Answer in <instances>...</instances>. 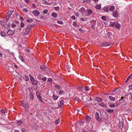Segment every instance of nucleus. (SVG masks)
Instances as JSON below:
<instances>
[{"label": "nucleus", "mask_w": 132, "mask_h": 132, "mask_svg": "<svg viewBox=\"0 0 132 132\" xmlns=\"http://www.w3.org/2000/svg\"><path fill=\"white\" fill-rule=\"evenodd\" d=\"M53 81V79L52 78H48V80L47 81V82H51Z\"/></svg>", "instance_id": "nucleus-43"}, {"label": "nucleus", "mask_w": 132, "mask_h": 132, "mask_svg": "<svg viewBox=\"0 0 132 132\" xmlns=\"http://www.w3.org/2000/svg\"><path fill=\"white\" fill-rule=\"evenodd\" d=\"M16 26V25L14 23H13L11 25V27L12 28H14V27Z\"/></svg>", "instance_id": "nucleus-53"}, {"label": "nucleus", "mask_w": 132, "mask_h": 132, "mask_svg": "<svg viewBox=\"0 0 132 132\" xmlns=\"http://www.w3.org/2000/svg\"><path fill=\"white\" fill-rule=\"evenodd\" d=\"M116 22H111L110 23V25L111 26L113 27L115 26L116 24Z\"/></svg>", "instance_id": "nucleus-29"}, {"label": "nucleus", "mask_w": 132, "mask_h": 132, "mask_svg": "<svg viewBox=\"0 0 132 132\" xmlns=\"http://www.w3.org/2000/svg\"><path fill=\"white\" fill-rule=\"evenodd\" d=\"M25 2L27 3H30V1L29 0H24Z\"/></svg>", "instance_id": "nucleus-63"}, {"label": "nucleus", "mask_w": 132, "mask_h": 132, "mask_svg": "<svg viewBox=\"0 0 132 132\" xmlns=\"http://www.w3.org/2000/svg\"><path fill=\"white\" fill-rule=\"evenodd\" d=\"M109 8L107 6H105L102 9V10L104 11L105 12H107L108 11Z\"/></svg>", "instance_id": "nucleus-15"}, {"label": "nucleus", "mask_w": 132, "mask_h": 132, "mask_svg": "<svg viewBox=\"0 0 132 132\" xmlns=\"http://www.w3.org/2000/svg\"><path fill=\"white\" fill-rule=\"evenodd\" d=\"M129 81H130V79H129V78H127L126 80L125 81V82L126 83L127 82H128Z\"/></svg>", "instance_id": "nucleus-59"}, {"label": "nucleus", "mask_w": 132, "mask_h": 132, "mask_svg": "<svg viewBox=\"0 0 132 132\" xmlns=\"http://www.w3.org/2000/svg\"><path fill=\"white\" fill-rule=\"evenodd\" d=\"M27 21L28 22H31L33 21V20L32 19H28L27 20Z\"/></svg>", "instance_id": "nucleus-35"}, {"label": "nucleus", "mask_w": 132, "mask_h": 132, "mask_svg": "<svg viewBox=\"0 0 132 132\" xmlns=\"http://www.w3.org/2000/svg\"><path fill=\"white\" fill-rule=\"evenodd\" d=\"M12 11L10 10L8 11L6 14L5 18L7 21H8L10 16L12 15Z\"/></svg>", "instance_id": "nucleus-2"}, {"label": "nucleus", "mask_w": 132, "mask_h": 132, "mask_svg": "<svg viewBox=\"0 0 132 132\" xmlns=\"http://www.w3.org/2000/svg\"><path fill=\"white\" fill-rule=\"evenodd\" d=\"M14 33V31L11 30H9L7 32V34L9 35H13Z\"/></svg>", "instance_id": "nucleus-10"}, {"label": "nucleus", "mask_w": 132, "mask_h": 132, "mask_svg": "<svg viewBox=\"0 0 132 132\" xmlns=\"http://www.w3.org/2000/svg\"><path fill=\"white\" fill-rule=\"evenodd\" d=\"M88 86H86L85 87V90H86L88 91L89 90V88Z\"/></svg>", "instance_id": "nucleus-47"}, {"label": "nucleus", "mask_w": 132, "mask_h": 132, "mask_svg": "<svg viewBox=\"0 0 132 132\" xmlns=\"http://www.w3.org/2000/svg\"><path fill=\"white\" fill-rule=\"evenodd\" d=\"M118 126L119 128L121 129L123 127V124L122 122L120 121L118 123Z\"/></svg>", "instance_id": "nucleus-20"}, {"label": "nucleus", "mask_w": 132, "mask_h": 132, "mask_svg": "<svg viewBox=\"0 0 132 132\" xmlns=\"http://www.w3.org/2000/svg\"><path fill=\"white\" fill-rule=\"evenodd\" d=\"M37 97L40 102H43L44 104L45 103V102L43 100L41 96L40 95H37Z\"/></svg>", "instance_id": "nucleus-14"}, {"label": "nucleus", "mask_w": 132, "mask_h": 132, "mask_svg": "<svg viewBox=\"0 0 132 132\" xmlns=\"http://www.w3.org/2000/svg\"><path fill=\"white\" fill-rule=\"evenodd\" d=\"M1 23V25L4 28H6V23L4 22H3L2 21H0Z\"/></svg>", "instance_id": "nucleus-13"}, {"label": "nucleus", "mask_w": 132, "mask_h": 132, "mask_svg": "<svg viewBox=\"0 0 132 132\" xmlns=\"http://www.w3.org/2000/svg\"><path fill=\"white\" fill-rule=\"evenodd\" d=\"M17 76L20 79L21 78L22 76L20 74H18L17 75Z\"/></svg>", "instance_id": "nucleus-41"}, {"label": "nucleus", "mask_w": 132, "mask_h": 132, "mask_svg": "<svg viewBox=\"0 0 132 132\" xmlns=\"http://www.w3.org/2000/svg\"><path fill=\"white\" fill-rule=\"evenodd\" d=\"M24 24L22 22H21L20 27L22 28H23L24 27Z\"/></svg>", "instance_id": "nucleus-46"}, {"label": "nucleus", "mask_w": 132, "mask_h": 132, "mask_svg": "<svg viewBox=\"0 0 132 132\" xmlns=\"http://www.w3.org/2000/svg\"><path fill=\"white\" fill-rule=\"evenodd\" d=\"M32 13L35 16H38L39 14V12L37 10L33 11Z\"/></svg>", "instance_id": "nucleus-8"}, {"label": "nucleus", "mask_w": 132, "mask_h": 132, "mask_svg": "<svg viewBox=\"0 0 132 132\" xmlns=\"http://www.w3.org/2000/svg\"><path fill=\"white\" fill-rule=\"evenodd\" d=\"M24 78H25V80H26V81H27L29 80V79L28 76H26V75L25 76H24Z\"/></svg>", "instance_id": "nucleus-32"}, {"label": "nucleus", "mask_w": 132, "mask_h": 132, "mask_svg": "<svg viewBox=\"0 0 132 132\" xmlns=\"http://www.w3.org/2000/svg\"><path fill=\"white\" fill-rule=\"evenodd\" d=\"M98 104L100 106L103 108H105L106 106V105L104 102H102L101 103H98Z\"/></svg>", "instance_id": "nucleus-16"}, {"label": "nucleus", "mask_w": 132, "mask_h": 132, "mask_svg": "<svg viewBox=\"0 0 132 132\" xmlns=\"http://www.w3.org/2000/svg\"><path fill=\"white\" fill-rule=\"evenodd\" d=\"M114 111V110H111V109H108L106 110V111L108 112L112 113Z\"/></svg>", "instance_id": "nucleus-27"}, {"label": "nucleus", "mask_w": 132, "mask_h": 132, "mask_svg": "<svg viewBox=\"0 0 132 132\" xmlns=\"http://www.w3.org/2000/svg\"><path fill=\"white\" fill-rule=\"evenodd\" d=\"M113 44L112 43H108L106 42H104L101 43L100 44V46L102 47H106L112 45Z\"/></svg>", "instance_id": "nucleus-4"}, {"label": "nucleus", "mask_w": 132, "mask_h": 132, "mask_svg": "<svg viewBox=\"0 0 132 132\" xmlns=\"http://www.w3.org/2000/svg\"><path fill=\"white\" fill-rule=\"evenodd\" d=\"M51 16L55 18L57 17V14L55 12H53L52 13Z\"/></svg>", "instance_id": "nucleus-21"}, {"label": "nucleus", "mask_w": 132, "mask_h": 132, "mask_svg": "<svg viewBox=\"0 0 132 132\" xmlns=\"http://www.w3.org/2000/svg\"><path fill=\"white\" fill-rule=\"evenodd\" d=\"M71 18L73 20H75V17L74 15H72L71 17Z\"/></svg>", "instance_id": "nucleus-60"}, {"label": "nucleus", "mask_w": 132, "mask_h": 132, "mask_svg": "<svg viewBox=\"0 0 132 132\" xmlns=\"http://www.w3.org/2000/svg\"><path fill=\"white\" fill-rule=\"evenodd\" d=\"M1 111L2 113H4L5 112V109H2Z\"/></svg>", "instance_id": "nucleus-58"}, {"label": "nucleus", "mask_w": 132, "mask_h": 132, "mask_svg": "<svg viewBox=\"0 0 132 132\" xmlns=\"http://www.w3.org/2000/svg\"><path fill=\"white\" fill-rule=\"evenodd\" d=\"M21 105L24 108L25 112H27L29 111L30 106L28 103L25 104L23 101H22L21 102Z\"/></svg>", "instance_id": "nucleus-1"}, {"label": "nucleus", "mask_w": 132, "mask_h": 132, "mask_svg": "<svg viewBox=\"0 0 132 132\" xmlns=\"http://www.w3.org/2000/svg\"><path fill=\"white\" fill-rule=\"evenodd\" d=\"M73 26H75V27H79V26L77 24V23H76L75 22H74L73 24H72Z\"/></svg>", "instance_id": "nucleus-33"}, {"label": "nucleus", "mask_w": 132, "mask_h": 132, "mask_svg": "<svg viewBox=\"0 0 132 132\" xmlns=\"http://www.w3.org/2000/svg\"><path fill=\"white\" fill-rule=\"evenodd\" d=\"M63 102L64 101L63 100H61L60 102V104L61 105H63L64 104Z\"/></svg>", "instance_id": "nucleus-62"}, {"label": "nucleus", "mask_w": 132, "mask_h": 132, "mask_svg": "<svg viewBox=\"0 0 132 132\" xmlns=\"http://www.w3.org/2000/svg\"><path fill=\"white\" fill-rule=\"evenodd\" d=\"M47 79V78L46 77H44V78H42V80L44 81H46Z\"/></svg>", "instance_id": "nucleus-56"}, {"label": "nucleus", "mask_w": 132, "mask_h": 132, "mask_svg": "<svg viewBox=\"0 0 132 132\" xmlns=\"http://www.w3.org/2000/svg\"><path fill=\"white\" fill-rule=\"evenodd\" d=\"M48 12V11L47 10H45L43 11V13L44 14H46Z\"/></svg>", "instance_id": "nucleus-42"}, {"label": "nucleus", "mask_w": 132, "mask_h": 132, "mask_svg": "<svg viewBox=\"0 0 132 132\" xmlns=\"http://www.w3.org/2000/svg\"><path fill=\"white\" fill-rule=\"evenodd\" d=\"M19 58H20L22 61V62H24V60L23 59V58L22 57V56L21 55H19Z\"/></svg>", "instance_id": "nucleus-39"}, {"label": "nucleus", "mask_w": 132, "mask_h": 132, "mask_svg": "<svg viewBox=\"0 0 132 132\" xmlns=\"http://www.w3.org/2000/svg\"><path fill=\"white\" fill-rule=\"evenodd\" d=\"M95 118L96 121L100 122L102 121L101 118L99 117L98 113L96 112L95 114Z\"/></svg>", "instance_id": "nucleus-5"}, {"label": "nucleus", "mask_w": 132, "mask_h": 132, "mask_svg": "<svg viewBox=\"0 0 132 132\" xmlns=\"http://www.w3.org/2000/svg\"><path fill=\"white\" fill-rule=\"evenodd\" d=\"M30 80H31V82H32L34 81L35 80V78L32 76L30 77Z\"/></svg>", "instance_id": "nucleus-30"}, {"label": "nucleus", "mask_w": 132, "mask_h": 132, "mask_svg": "<svg viewBox=\"0 0 132 132\" xmlns=\"http://www.w3.org/2000/svg\"><path fill=\"white\" fill-rule=\"evenodd\" d=\"M23 12H28V11H27V9H23Z\"/></svg>", "instance_id": "nucleus-54"}, {"label": "nucleus", "mask_w": 132, "mask_h": 132, "mask_svg": "<svg viewBox=\"0 0 132 132\" xmlns=\"http://www.w3.org/2000/svg\"><path fill=\"white\" fill-rule=\"evenodd\" d=\"M64 93V90H61V91H60V92H59V94H61L63 93Z\"/></svg>", "instance_id": "nucleus-55"}, {"label": "nucleus", "mask_w": 132, "mask_h": 132, "mask_svg": "<svg viewBox=\"0 0 132 132\" xmlns=\"http://www.w3.org/2000/svg\"><path fill=\"white\" fill-rule=\"evenodd\" d=\"M86 2L88 3H90V0H85V1Z\"/></svg>", "instance_id": "nucleus-50"}, {"label": "nucleus", "mask_w": 132, "mask_h": 132, "mask_svg": "<svg viewBox=\"0 0 132 132\" xmlns=\"http://www.w3.org/2000/svg\"><path fill=\"white\" fill-rule=\"evenodd\" d=\"M95 8L97 9H101V7L100 5H97L96 6Z\"/></svg>", "instance_id": "nucleus-37"}, {"label": "nucleus", "mask_w": 132, "mask_h": 132, "mask_svg": "<svg viewBox=\"0 0 132 132\" xmlns=\"http://www.w3.org/2000/svg\"><path fill=\"white\" fill-rule=\"evenodd\" d=\"M118 88H116L113 89L112 91V92H115L118 89Z\"/></svg>", "instance_id": "nucleus-61"}, {"label": "nucleus", "mask_w": 132, "mask_h": 132, "mask_svg": "<svg viewBox=\"0 0 132 132\" xmlns=\"http://www.w3.org/2000/svg\"><path fill=\"white\" fill-rule=\"evenodd\" d=\"M100 114L101 117L103 119H106L105 117V115L106 114V112L104 111H101L100 112Z\"/></svg>", "instance_id": "nucleus-6"}, {"label": "nucleus", "mask_w": 132, "mask_h": 132, "mask_svg": "<svg viewBox=\"0 0 132 132\" xmlns=\"http://www.w3.org/2000/svg\"><path fill=\"white\" fill-rule=\"evenodd\" d=\"M23 123L22 120L19 121L17 122V124L18 126H20Z\"/></svg>", "instance_id": "nucleus-24"}, {"label": "nucleus", "mask_w": 132, "mask_h": 132, "mask_svg": "<svg viewBox=\"0 0 132 132\" xmlns=\"http://www.w3.org/2000/svg\"><path fill=\"white\" fill-rule=\"evenodd\" d=\"M33 27V26H32L31 25H29L28 26L27 28L30 30V29L31 28Z\"/></svg>", "instance_id": "nucleus-52"}, {"label": "nucleus", "mask_w": 132, "mask_h": 132, "mask_svg": "<svg viewBox=\"0 0 132 132\" xmlns=\"http://www.w3.org/2000/svg\"><path fill=\"white\" fill-rule=\"evenodd\" d=\"M87 12L88 13V16H89L92 13V11L88 9L87 11Z\"/></svg>", "instance_id": "nucleus-23"}, {"label": "nucleus", "mask_w": 132, "mask_h": 132, "mask_svg": "<svg viewBox=\"0 0 132 132\" xmlns=\"http://www.w3.org/2000/svg\"><path fill=\"white\" fill-rule=\"evenodd\" d=\"M116 92H112V93H111V95H114L116 94Z\"/></svg>", "instance_id": "nucleus-49"}, {"label": "nucleus", "mask_w": 132, "mask_h": 132, "mask_svg": "<svg viewBox=\"0 0 132 132\" xmlns=\"http://www.w3.org/2000/svg\"><path fill=\"white\" fill-rule=\"evenodd\" d=\"M109 97L111 101H114L115 100V97H114L111 96H109Z\"/></svg>", "instance_id": "nucleus-19"}, {"label": "nucleus", "mask_w": 132, "mask_h": 132, "mask_svg": "<svg viewBox=\"0 0 132 132\" xmlns=\"http://www.w3.org/2000/svg\"><path fill=\"white\" fill-rule=\"evenodd\" d=\"M129 88L130 90H132V85H129Z\"/></svg>", "instance_id": "nucleus-57"}, {"label": "nucleus", "mask_w": 132, "mask_h": 132, "mask_svg": "<svg viewBox=\"0 0 132 132\" xmlns=\"http://www.w3.org/2000/svg\"><path fill=\"white\" fill-rule=\"evenodd\" d=\"M40 68L43 70H45V66L44 65H42L40 66Z\"/></svg>", "instance_id": "nucleus-38"}, {"label": "nucleus", "mask_w": 132, "mask_h": 132, "mask_svg": "<svg viewBox=\"0 0 132 132\" xmlns=\"http://www.w3.org/2000/svg\"><path fill=\"white\" fill-rule=\"evenodd\" d=\"M112 15L114 17L117 18L119 16L118 12L116 11H114Z\"/></svg>", "instance_id": "nucleus-9"}, {"label": "nucleus", "mask_w": 132, "mask_h": 132, "mask_svg": "<svg viewBox=\"0 0 132 132\" xmlns=\"http://www.w3.org/2000/svg\"><path fill=\"white\" fill-rule=\"evenodd\" d=\"M90 23H92L91 27L93 29H94L96 25V21L94 20H92L90 21Z\"/></svg>", "instance_id": "nucleus-7"}, {"label": "nucleus", "mask_w": 132, "mask_h": 132, "mask_svg": "<svg viewBox=\"0 0 132 132\" xmlns=\"http://www.w3.org/2000/svg\"><path fill=\"white\" fill-rule=\"evenodd\" d=\"M95 100L96 101L99 102H102V99L99 97L96 98Z\"/></svg>", "instance_id": "nucleus-22"}, {"label": "nucleus", "mask_w": 132, "mask_h": 132, "mask_svg": "<svg viewBox=\"0 0 132 132\" xmlns=\"http://www.w3.org/2000/svg\"><path fill=\"white\" fill-rule=\"evenodd\" d=\"M93 0L94 2L95 3H97L98 2V0Z\"/></svg>", "instance_id": "nucleus-64"}, {"label": "nucleus", "mask_w": 132, "mask_h": 132, "mask_svg": "<svg viewBox=\"0 0 132 132\" xmlns=\"http://www.w3.org/2000/svg\"><path fill=\"white\" fill-rule=\"evenodd\" d=\"M58 96H57V95H53V99L55 100H57L58 97Z\"/></svg>", "instance_id": "nucleus-26"}, {"label": "nucleus", "mask_w": 132, "mask_h": 132, "mask_svg": "<svg viewBox=\"0 0 132 132\" xmlns=\"http://www.w3.org/2000/svg\"><path fill=\"white\" fill-rule=\"evenodd\" d=\"M57 22L60 24H63V22L62 21H57Z\"/></svg>", "instance_id": "nucleus-45"}, {"label": "nucleus", "mask_w": 132, "mask_h": 132, "mask_svg": "<svg viewBox=\"0 0 132 132\" xmlns=\"http://www.w3.org/2000/svg\"><path fill=\"white\" fill-rule=\"evenodd\" d=\"M60 121V120L59 119L56 120L55 121V123L57 125L59 123Z\"/></svg>", "instance_id": "nucleus-36"}, {"label": "nucleus", "mask_w": 132, "mask_h": 132, "mask_svg": "<svg viewBox=\"0 0 132 132\" xmlns=\"http://www.w3.org/2000/svg\"><path fill=\"white\" fill-rule=\"evenodd\" d=\"M54 86L55 87V88L58 89H60L61 87L60 86H59V85H55Z\"/></svg>", "instance_id": "nucleus-28"}, {"label": "nucleus", "mask_w": 132, "mask_h": 132, "mask_svg": "<svg viewBox=\"0 0 132 132\" xmlns=\"http://www.w3.org/2000/svg\"><path fill=\"white\" fill-rule=\"evenodd\" d=\"M85 119L87 122H89L91 118L88 116H86L85 117Z\"/></svg>", "instance_id": "nucleus-11"}, {"label": "nucleus", "mask_w": 132, "mask_h": 132, "mask_svg": "<svg viewBox=\"0 0 132 132\" xmlns=\"http://www.w3.org/2000/svg\"><path fill=\"white\" fill-rule=\"evenodd\" d=\"M109 107L111 108H114L115 107V105L114 104H111L109 105Z\"/></svg>", "instance_id": "nucleus-48"}, {"label": "nucleus", "mask_w": 132, "mask_h": 132, "mask_svg": "<svg viewBox=\"0 0 132 132\" xmlns=\"http://www.w3.org/2000/svg\"><path fill=\"white\" fill-rule=\"evenodd\" d=\"M30 98L31 100H33L34 98V94L33 93L30 92L29 94Z\"/></svg>", "instance_id": "nucleus-12"}, {"label": "nucleus", "mask_w": 132, "mask_h": 132, "mask_svg": "<svg viewBox=\"0 0 132 132\" xmlns=\"http://www.w3.org/2000/svg\"><path fill=\"white\" fill-rule=\"evenodd\" d=\"M26 32L27 34H28L30 32V30L27 28H26Z\"/></svg>", "instance_id": "nucleus-31"}, {"label": "nucleus", "mask_w": 132, "mask_h": 132, "mask_svg": "<svg viewBox=\"0 0 132 132\" xmlns=\"http://www.w3.org/2000/svg\"><path fill=\"white\" fill-rule=\"evenodd\" d=\"M115 7L113 6H111L109 8V10L112 11H113Z\"/></svg>", "instance_id": "nucleus-25"}, {"label": "nucleus", "mask_w": 132, "mask_h": 132, "mask_svg": "<svg viewBox=\"0 0 132 132\" xmlns=\"http://www.w3.org/2000/svg\"><path fill=\"white\" fill-rule=\"evenodd\" d=\"M128 78H129V79H132V73L129 75Z\"/></svg>", "instance_id": "nucleus-51"}, {"label": "nucleus", "mask_w": 132, "mask_h": 132, "mask_svg": "<svg viewBox=\"0 0 132 132\" xmlns=\"http://www.w3.org/2000/svg\"><path fill=\"white\" fill-rule=\"evenodd\" d=\"M39 83V81H38L35 80L31 82L32 84L34 85H37Z\"/></svg>", "instance_id": "nucleus-18"}, {"label": "nucleus", "mask_w": 132, "mask_h": 132, "mask_svg": "<svg viewBox=\"0 0 132 132\" xmlns=\"http://www.w3.org/2000/svg\"><path fill=\"white\" fill-rule=\"evenodd\" d=\"M127 101V98L125 96H121V99L119 100L120 103H122L124 102H126Z\"/></svg>", "instance_id": "nucleus-3"}, {"label": "nucleus", "mask_w": 132, "mask_h": 132, "mask_svg": "<svg viewBox=\"0 0 132 132\" xmlns=\"http://www.w3.org/2000/svg\"><path fill=\"white\" fill-rule=\"evenodd\" d=\"M101 19L105 21L106 20V17L105 16H103L102 17Z\"/></svg>", "instance_id": "nucleus-40"}, {"label": "nucleus", "mask_w": 132, "mask_h": 132, "mask_svg": "<svg viewBox=\"0 0 132 132\" xmlns=\"http://www.w3.org/2000/svg\"><path fill=\"white\" fill-rule=\"evenodd\" d=\"M0 34L1 35L2 37H4L5 36V33L3 31H1L0 33Z\"/></svg>", "instance_id": "nucleus-34"}, {"label": "nucleus", "mask_w": 132, "mask_h": 132, "mask_svg": "<svg viewBox=\"0 0 132 132\" xmlns=\"http://www.w3.org/2000/svg\"><path fill=\"white\" fill-rule=\"evenodd\" d=\"M115 27L117 29H119L121 27L120 25L118 23H117L116 22L115 25Z\"/></svg>", "instance_id": "nucleus-17"}, {"label": "nucleus", "mask_w": 132, "mask_h": 132, "mask_svg": "<svg viewBox=\"0 0 132 132\" xmlns=\"http://www.w3.org/2000/svg\"><path fill=\"white\" fill-rule=\"evenodd\" d=\"M54 9L56 11H57V10H59L60 9L59 7L58 6L55 7H54Z\"/></svg>", "instance_id": "nucleus-44"}]
</instances>
